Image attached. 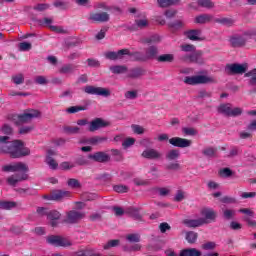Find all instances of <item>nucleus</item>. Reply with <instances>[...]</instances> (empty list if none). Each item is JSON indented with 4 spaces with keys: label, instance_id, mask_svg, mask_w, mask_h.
Instances as JSON below:
<instances>
[{
    "label": "nucleus",
    "instance_id": "nucleus-9",
    "mask_svg": "<svg viewBox=\"0 0 256 256\" xmlns=\"http://www.w3.org/2000/svg\"><path fill=\"white\" fill-rule=\"evenodd\" d=\"M46 241L49 245H53L54 247H71L72 245L71 240L63 236H48Z\"/></svg>",
    "mask_w": 256,
    "mask_h": 256
},
{
    "label": "nucleus",
    "instance_id": "nucleus-61",
    "mask_svg": "<svg viewBox=\"0 0 256 256\" xmlns=\"http://www.w3.org/2000/svg\"><path fill=\"white\" fill-rule=\"evenodd\" d=\"M240 139H251L253 135L251 134V131H240L239 132Z\"/></svg>",
    "mask_w": 256,
    "mask_h": 256
},
{
    "label": "nucleus",
    "instance_id": "nucleus-26",
    "mask_svg": "<svg viewBox=\"0 0 256 256\" xmlns=\"http://www.w3.org/2000/svg\"><path fill=\"white\" fill-rule=\"evenodd\" d=\"M213 19V16L209 14H201L199 16L195 17L194 23H198L200 25H203L205 23H209Z\"/></svg>",
    "mask_w": 256,
    "mask_h": 256
},
{
    "label": "nucleus",
    "instance_id": "nucleus-10",
    "mask_svg": "<svg viewBox=\"0 0 256 256\" xmlns=\"http://www.w3.org/2000/svg\"><path fill=\"white\" fill-rule=\"evenodd\" d=\"M69 197H71V191L53 190L49 195H45L44 199H48V201H63V199H69Z\"/></svg>",
    "mask_w": 256,
    "mask_h": 256
},
{
    "label": "nucleus",
    "instance_id": "nucleus-12",
    "mask_svg": "<svg viewBox=\"0 0 256 256\" xmlns=\"http://www.w3.org/2000/svg\"><path fill=\"white\" fill-rule=\"evenodd\" d=\"M111 19L107 12H91L88 16V21L92 23H107Z\"/></svg>",
    "mask_w": 256,
    "mask_h": 256
},
{
    "label": "nucleus",
    "instance_id": "nucleus-19",
    "mask_svg": "<svg viewBox=\"0 0 256 256\" xmlns=\"http://www.w3.org/2000/svg\"><path fill=\"white\" fill-rule=\"evenodd\" d=\"M203 53L201 51L194 50L189 55L184 56V61H188L189 63H198L201 65L203 63Z\"/></svg>",
    "mask_w": 256,
    "mask_h": 256
},
{
    "label": "nucleus",
    "instance_id": "nucleus-43",
    "mask_svg": "<svg viewBox=\"0 0 256 256\" xmlns=\"http://www.w3.org/2000/svg\"><path fill=\"white\" fill-rule=\"evenodd\" d=\"M13 207H17V203L9 202V201H2L0 202V209H13Z\"/></svg>",
    "mask_w": 256,
    "mask_h": 256
},
{
    "label": "nucleus",
    "instance_id": "nucleus-40",
    "mask_svg": "<svg viewBox=\"0 0 256 256\" xmlns=\"http://www.w3.org/2000/svg\"><path fill=\"white\" fill-rule=\"evenodd\" d=\"M135 25L139 29H145V27H149V20L147 18L137 19L135 20Z\"/></svg>",
    "mask_w": 256,
    "mask_h": 256
},
{
    "label": "nucleus",
    "instance_id": "nucleus-2",
    "mask_svg": "<svg viewBox=\"0 0 256 256\" xmlns=\"http://www.w3.org/2000/svg\"><path fill=\"white\" fill-rule=\"evenodd\" d=\"M201 218L198 219H186L184 223L187 227H201L202 225H208L213 223L217 219V212L212 208H203L200 211Z\"/></svg>",
    "mask_w": 256,
    "mask_h": 256
},
{
    "label": "nucleus",
    "instance_id": "nucleus-23",
    "mask_svg": "<svg viewBox=\"0 0 256 256\" xmlns=\"http://www.w3.org/2000/svg\"><path fill=\"white\" fill-rule=\"evenodd\" d=\"M141 155L144 159H161L160 152L153 148L145 149Z\"/></svg>",
    "mask_w": 256,
    "mask_h": 256
},
{
    "label": "nucleus",
    "instance_id": "nucleus-16",
    "mask_svg": "<svg viewBox=\"0 0 256 256\" xmlns=\"http://www.w3.org/2000/svg\"><path fill=\"white\" fill-rule=\"evenodd\" d=\"M55 155H57V151L49 149V150H47L46 158H45V163L53 171L59 169V163H57V161L55 159H53V157H55Z\"/></svg>",
    "mask_w": 256,
    "mask_h": 256
},
{
    "label": "nucleus",
    "instance_id": "nucleus-48",
    "mask_svg": "<svg viewBox=\"0 0 256 256\" xmlns=\"http://www.w3.org/2000/svg\"><path fill=\"white\" fill-rule=\"evenodd\" d=\"M181 51L184 53H193L195 51V47L191 44H184L180 46Z\"/></svg>",
    "mask_w": 256,
    "mask_h": 256
},
{
    "label": "nucleus",
    "instance_id": "nucleus-13",
    "mask_svg": "<svg viewBox=\"0 0 256 256\" xmlns=\"http://www.w3.org/2000/svg\"><path fill=\"white\" fill-rule=\"evenodd\" d=\"M53 23V18H43L41 20H38V25L40 27H49L54 33H67V30H65L61 26H53L51 25Z\"/></svg>",
    "mask_w": 256,
    "mask_h": 256
},
{
    "label": "nucleus",
    "instance_id": "nucleus-34",
    "mask_svg": "<svg viewBox=\"0 0 256 256\" xmlns=\"http://www.w3.org/2000/svg\"><path fill=\"white\" fill-rule=\"evenodd\" d=\"M160 41H161V36L155 34V35H152V36H150L148 38H145L143 40V43H148L149 45H153L155 43H159Z\"/></svg>",
    "mask_w": 256,
    "mask_h": 256
},
{
    "label": "nucleus",
    "instance_id": "nucleus-45",
    "mask_svg": "<svg viewBox=\"0 0 256 256\" xmlns=\"http://www.w3.org/2000/svg\"><path fill=\"white\" fill-rule=\"evenodd\" d=\"M186 241H188V243H195L197 241V232H187L186 233Z\"/></svg>",
    "mask_w": 256,
    "mask_h": 256
},
{
    "label": "nucleus",
    "instance_id": "nucleus-41",
    "mask_svg": "<svg viewBox=\"0 0 256 256\" xmlns=\"http://www.w3.org/2000/svg\"><path fill=\"white\" fill-rule=\"evenodd\" d=\"M245 77H249V83L252 86L256 85V69H253L245 74Z\"/></svg>",
    "mask_w": 256,
    "mask_h": 256
},
{
    "label": "nucleus",
    "instance_id": "nucleus-6",
    "mask_svg": "<svg viewBox=\"0 0 256 256\" xmlns=\"http://www.w3.org/2000/svg\"><path fill=\"white\" fill-rule=\"evenodd\" d=\"M158 141H169L170 145L173 147H179L180 149H185L187 147H191L192 141L189 139L181 138V137H173L169 139V135L160 134L157 137Z\"/></svg>",
    "mask_w": 256,
    "mask_h": 256
},
{
    "label": "nucleus",
    "instance_id": "nucleus-36",
    "mask_svg": "<svg viewBox=\"0 0 256 256\" xmlns=\"http://www.w3.org/2000/svg\"><path fill=\"white\" fill-rule=\"evenodd\" d=\"M179 3V0H157V4L160 7H171V5H175Z\"/></svg>",
    "mask_w": 256,
    "mask_h": 256
},
{
    "label": "nucleus",
    "instance_id": "nucleus-24",
    "mask_svg": "<svg viewBox=\"0 0 256 256\" xmlns=\"http://www.w3.org/2000/svg\"><path fill=\"white\" fill-rule=\"evenodd\" d=\"M185 36L187 39H190V41H203V39H205L201 36V30L186 31Z\"/></svg>",
    "mask_w": 256,
    "mask_h": 256
},
{
    "label": "nucleus",
    "instance_id": "nucleus-27",
    "mask_svg": "<svg viewBox=\"0 0 256 256\" xmlns=\"http://www.w3.org/2000/svg\"><path fill=\"white\" fill-rule=\"evenodd\" d=\"M158 63H173L175 61V55L173 54H162L157 58Z\"/></svg>",
    "mask_w": 256,
    "mask_h": 256
},
{
    "label": "nucleus",
    "instance_id": "nucleus-55",
    "mask_svg": "<svg viewBox=\"0 0 256 256\" xmlns=\"http://www.w3.org/2000/svg\"><path fill=\"white\" fill-rule=\"evenodd\" d=\"M31 43L29 42H21L19 44V51H31Z\"/></svg>",
    "mask_w": 256,
    "mask_h": 256
},
{
    "label": "nucleus",
    "instance_id": "nucleus-52",
    "mask_svg": "<svg viewBox=\"0 0 256 256\" xmlns=\"http://www.w3.org/2000/svg\"><path fill=\"white\" fill-rule=\"evenodd\" d=\"M117 245H119V240H110L103 246V249L107 251L111 249V247H117Z\"/></svg>",
    "mask_w": 256,
    "mask_h": 256
},
{
    "label": "nucleus",
    "instance_id": "nucleus-8",
    "mask_svg": "<svg viewBox=\"0 0 256 256\" xmlns=\"http://www.w3.org/2000/svg\"><path fill=\"white\" fill-rule=\"evenodd\" d=\"M183 81L186 85H205L207 83H215V78L207 75H196L186 76Z\"/></svg>",
    "mask_w": 256,
    "mask_h": 256
},
{
    "label": "nucleus",
    "instance_id": "nucleus-50",
    "mask_svg": "<svg viewBox=\"0 0 256 256\" xmlns=\"http://www.w3.org/2000/svg\"><path fill=\"white\" fill-rule=\"evenodd\" d=\"M133 133H136V135H143L145 133V128L143 126H139L137 124H133L131 126Z\"/></svg>",
    "mask_w": 256,
    "mask_h": 256
},
{
    "label": "nucleus",
    "instance_id": "nucleus-47",
    "mask_svg": "<svg viewBox=\"0 0 256 256\" xmlns=\"http://www.w3.org/2000/svg\"><path fill=\"white\" fill-rule=\"evenodd\" d=\"M79 111H85V106H71L66 109V113H79Z\"/></svg>",
    "mask_w": 256,
    "mask_h": 256
},
{
    "label": "nucleus",
    "instance_id": "nucleus-20",
    "mask_svg": "<svg viewBox=\"0 0 256 256\" xmlns=\"http://www.w3.org/2000/svg\"><path fill=\"white\" fill-rule=\"evenodd\" d=\"M105 141H107V138L105 137L93 136L90 138H84L80 140V143H82V145H99Z\"/></svg>",
    "mask_w": 256,
    "mask_h": 256
},
{
    "label": "nucleus",
    "instance_id": "nucleus-53",
    "mask_svg": "<svg viewBox=\"0 0 256 256\" xmlns=\"http://www.w3.org/2000/svg\"><path fill=\"white\" fill-rule=\"evenodd\" d=\"M133 145H135V138H126L122 143L124 149H128V147H131Z\"/></svg>",
    "mask_w": 256,
    "mask_h": 256
},
{
    "label": "nucleus",
    "instance_id": "nucleus-39",
    "mask_svg": "<svg viewBox=\"0 0 256 256\" xmlns=\"http://www.w3.org/2000/svg\"><path fill=\"white\" fill-rule=\"evenodd\" d=\"M202 153L205 155V157H215V155H217V149L213 147H207L202 150Z\"/></svg>",
    "mask_w": 256,
    "mask_h": 256
},
{
    "label": "nucleus",
    "instance_id": "nucleus-1",
    "mask_svg": "<svg viewBox=\"0 0 256 256\" xmlns=\"http://www.w3.org/2000/svg\"><path fill=\"white\" fill-rule=\"evenodd\" d=\"M2 171H5L6 173H16L7 178L8 185H12L13 187H15L16 183H20V181H27L29 177L27 175L29 167L23 162L5 165L2 167Z\"/></svg>",
    "mask_w": 256,
    "mask_h": 256
},
{
    "label": "nucleus",
    "instance_id": "nucleus-7",
    "mask_svg": "<svg viewBox=\"0 0 256 256\" xmlns=\"http://www.w3.org/2000/svg\"><path fill=\"white\" fill-rule=\"evenodd\" d=\"M256 36V30H248L244 32L242 35L234 34L232 37H230V43L232 47H242V45H245V41L247 39H251V37Z\"/></svg>",
    "mask_w": 256,
    "mask_h": 256
},
{
    "label": "nucleus",
    "instance_id": "nucleus-25",
    "mask_svg": "<svg viewBox=\"0 0 256 256\" xmlns=\"http://www.w3.org/2000/svg\"><path fill=\"white\" fill-rule=\"evenodd\" d=\"M9 139H11L9 136H3L0 134V155H7Z\"/></svg>",
    "mask_w": 256,
    "mask_h": 256
},
{
    "label": "nucleus",
    "instance_id": "nucleus-29",
    "mask_svg": "<svg viewBox=\"0 0 256 256\" xmlns=\"http://www.w3.org/2000/svg\"><path fill=\"white\" fill-rule=\"evenodd\" d=\"M66 184L68 185V187L70 189H81V187H83L81 182L78 179H75V178L68 179Z\"/></svg>",
    "mask_w": 256,
    "mask_h": 256
},
{
    "label": "nucleus",
    "instance_id": "nucleus-54",
    "mask_svg": "<svg viewBox=\"0 0 256 256\" xmlns=\"http://www.w3.org/2000/svg\"><path fill=\"white\" fill-rule=\"evenodd\" d=\"M114 191L116 193H127V191H129V187L126 185H116L114 186Z\"/></svg>",
    "mask_w": 256,
    "mask_h": 256
},
{
    "label": "nucleus",
    "instance_id": "nucleus-30",
    "mask_svg": "<svg viewBox=\"0 0 256 256\" xmlns=\"http://www.w3.org/2000/svg\"><path fill=\"white\" fill-rule=\"evenodd\" d=\"M110 71L115 75H121V73H127V67L123 65L110 66Z\"/></svg>",
    "mask_w": 256,
    "mask_h": 256
},
{
    "label": "nucleus",
    "instance_id": "nucleus-21",
    "mask_svg": "<svg viewBox=\"0 0 256 256\" xmlns=\"http://www.w3.org/2000/svg\"><path fill=\"white\" fill-rule=\"evenodd\" d=\"M47 219L52 227H57L59 219H61V213L57 210H51L48 212Z\"/></svg>",
    "mask_w": 256,
    "mask_h": 256
},
{
    "label": "nucleus",
    "instance_id": "nucleus-3",
    "mask_svg": "<svg viewBox=\"0 0 256 256\" xmlns=\"http://www.w3.org/2000/svg\"><path fill=\"white\" fill-rule=\"evenodd\" d=\"M6 155H9L12 159H21V157L31 155V150L25 146L23 141L14 140L12 142H8Z\"/></svg>",
    "mask_w": 256,
    "mask_h": 256
},
{
    "label": "nucleus",
    "instance_id": "nucleus-56",
    "mask_svg": "<svg viewBox=\"0 0 256 256\" xmlns=\"http://www.w3.org/2000/svg\"><path fill=\"white\" fill-rule=\"evenodd\" d=\"M243 113V110L239 107L231 108L230 117H239Z\"/></svg>",
    "mask_w": 256,
    "mask_h": 256
},
{
    "label": "nucleus",
    "instance_id": "nucleus-59",
    "mask_svg": "<svg viewBox=\"0 0 256 256\" xmlns=\"http://www.w3.org/2000/svg\"><path fill=\"white\" fill-rule=\"evenodd\" d=\"M240 197L242 199H253L256 197V192H242Z\"/></svg>",
    "mask_w": 256,
    "mask_h": 256
},
{
    "label": "nucleus",
    "instance_id": "nucleus-35",
    "mask_svg": "<svg viewBox=\"0 0 256 256\" xmlns=\"http://www.w3.org/2000/svg\"><path fill=\"white\" fill-rule=\"evenodd\" d=\"M1 133H3L2 137H9V135H13V128L8 124H4L0 128Z\"/></svg>",
    "mask_w": 256,
    "mask_h": 256
},
{
    "label": "nucleus",
    "instance_id": "nucleus-62",
    "mask_svg": "<svg viewBox=\"0 0 256 256\" xmlns=\"http://www.w3.org/2000/svg\"><path fill=\"white\" fill-rule=\"evenodd\" d=\"M225 219H232L235 216V210L226 209L223 211Z\"/></svg>",
    "mask_w": 256,
    "mask_h": 256
},
{
    "label": "nucleus",
    "instance_id": "nucleus-46",
    "mask_svg": "<svg viewBox=\"0 0 256 256\" xmlns=\"http://www.w3.org/2000/svg\"><path fill=\"white\" fill-rule=\"evenodd\" d=\"M12 81L15 83V85H22V83L25 81V77L23 74H16L12 76Z\"/></svg>",
    "mask_w": 256,
    "mask_h": 256
},
{
    "label": "nucleus",
    "instance_id": "nucleus-32",
    "mask_svg": "<svg viewBox=\"0 0 256 256\" xmlns=\"http://www.w3.org/2000/svg\"><path fill=\"white\" fill-rule=\"evenodd\" d=\"M180 152L177 149H172L170 151L167 152L166 154V159H168V161H175L177 160V158L180 156Z\"/></svg>",
    "mask_w": 256,
    "mask_h": 256
},
{
    "label": "nucleus",
    "instance_id": "nucleus-57",
    "mask_svg": "<svg viewBox=\"0 0 256 256\" xmlns=\"http://www.w3.org/2000/svg\"><path fill=\"white\" fill-rule=\"evenodd\" d=\"M171 193V188L163 187L158 189V194L161 197H167Z\"/></svg>",
    "mask_w": 256,
    "mask_h": 256
},
{
    "label": "nucleus",
    "instance_id": "nucleus-42",
    "mask_svg": "<svg viewBox=\"0 0 256 256\" xmlns=\"http://www.w3.org/2000/svg\"><path fill=\"white\" fill-rule=\"evenodd\" d=\"M182 133L189 137H195V135H197V130L193 127H184L182 128Z\"/></svg>",
    "mask_w": 256,
    "mask_h": 256
},
{
    "label": "nucleus",
    "instance_id": "nucleus-38",
    "mask_svg": "<svg viewBox=\"0 0 256 256\" xmlns=\"http://www.w3.org/2000/svg\"><path fill=\"white\" fill-rule=\"evenodd\" d=\"M75 71V66L71 64L64 65L60 68V73H63L64 75H70Z\"/></svg>",
    "mask_w": 256,
    "mask_h": 256
},
{
    "label": "nucleus",
    "instance_id": "nucleus-18",
    "mask_svg": "<svg viewBox=\"0 0 256 256\" xmlns=\"http://www.w3.org/2000/svg\"><path fill=\"white\" fill-rule=\"evenodd\" d=\"M157 47L155 46H150L147 50H146V54L145 56H141V54L139 52L134 53L136 59H138L139 61H147V59H154V57H157Z\"/></svg>",
    "mask_w": 256,
    "mask_h": 256
},
{
    "label": "nucleus",
    "instance_id": "nucleus-17",
    "mask_svg": "<svg viewBox=\"0 0 256 256\" xmlns=\"http://www.w3.org/2000/svg\"><path fill=\"white\" fill-rule=\"evenodd\" d=\"M111 123L109 121L103 120L101 118H96L92 120L89 124V131H99V129H103V127H109Z\"/></svg>",
    "mask_w": 256,
    "mask_h": 256
},
{
    "label": "nucleus",
    "instance_id": "nucleus-28",
    "mask_svg": "<svg viewBox=\"0 0 256 256\" xmlns=\"http://www.w3.org/2000/svg\"><path fill=\"white\" fill-rule=\"evenodd\" d=\"M180 256H201V251L195 248L181 250Z\"/></svg>",
    "mask_w": 256,
    "mask_h": 256
},
{
    "label": "nucleus",
    "instance_id": "nucleus-64",
    "mask_svg": "<svg viewBox=\"0 0 256 256\" xmlns=\"http://www.w3.org/2000/svg\"><path fill=\"white\" fill-rule=\"evenodd\" d=\"M126 99H137V90L127 91L125 93Z\"/></svg>",
    "mask_w": 256,
    "mask_h": 256
},
{
    "label": "nucleus",
    "instance_id": "nucleus-63",
    "mask_svg": "<svg viewBox=\"0 0 256 256\" xmlns=\"http://www.w3.org/2000/svg\"><path fill=\"white\" fill-rule=\"evenodd\" d=\"M35 82L38 85H47V83H48L47 78L45 76H37L35 78Z\"/></svg>",
    "mask_w": 256,
    "mask_h": 256
},
{
    "label": "nucleus",
    "instance_id": "nucleus-22",
    "mask_svg": "<svg viewBox=\"0 0 256 256\" xmlns=\"http://www.w3.org/2000/svg\"><path fill=\"white\" fill-rule=\"evenodd\" d=\"M88 158L98 163H107V161H109V154L105 152H96L94 154H90Z\"/></svg>",
    "mask_w": 256,
    "mask_h": 256
},
{
    "label": "nucleus",
    "instance_id": "nucleus-14",
    "mask_svg": "<svg viewBox=\"0 0 256 256\" xmlns=\"http://www.w3.org/2000/svg\"><path fill=\"white\" fill-rule=\"evenodd\" d=\"M246 71V64H229L226 66V73L229 75H243V73H246Z\"/></svg>",
    "mask_w": 256,
    "mask_h": 256
},
{
    "label": "nucleus",
    "instance_id": "nucleus-60",
    "mask_svg": "<svg viewBox=\"0 0 256 256\" xmlns=\"http://www.w3.org/2000/svg\"><path fill=\"white\" fill-rule=\"evenodd\" d=\"M33 129V126H22L19 129L20 135H27V133H31V130Z\"/></svg>",
    "mask_w": 256,
    "mask_h": 256
},
{
    "label": "nucleus",
    "instance_id": "nucleus-58",
    "mask_svg": "<svg viewBox=\"0 0 256 256\" xmlns=\"http://www.w3.org/2000/svg\"><path fill=\"white\" fill-rule=\"evenodd\" d=\"M219 23H222V25H227L228 27H230V25H233V23H235V20H233L232 18H221L218 20Z\"/></svg>",
    "mask_w": 256,
    "mask_h": 256
},
{
    "label": "nucleus",
    "instance_id": "nucleus-31",
    "mask_svg": "<svg viewBox=\"0 0 256 256\" xmlns=\"http://www.w3.org/2000/svg\"><path fill=\"white\" fill-rule=\"evenodd\" d=\"M218 113H222V115H227L230 117L231 115V104H221L218 107Z\"/></svg>",
    "mask_w": 256,
    "mask_h": 256
},
{
    "label": "nucleus",
    "instance_id": "nucleus-5",
    "mask_svg": "<svg viewBox=\"0 0 256 256\" xmlns=\"http://www.w3.org/2000/svg\"><path fill=\"white\" fill-rule=\"evenodd\" d=\"M81 209H85V203L76 202L74 209L66 212V223H79L81 219L85 218V212L81 211Z\"/></svg>",
    "mask_w": 256,
    "mask_h": 256
},
{
    "label": "nucleus",
    "instance_id": "nucleus-44",
    "mask_svg": "<svg viewBox=\"0 0 256 256\" xmlns=\"http://www.w3.org/2000/svg\"><path fill=\"white\" fill-rule=\"evenodd\" d=\"M126 239L130 243H139V241H141V236L139 234H128L126 235Z\"/></svg>",
    "mask_w": 256,
    "mask_h": 256
},
{
    "label": "nucleus",
    "instance_id": "nucleus-49",
    "mask_svg": "<svg viewBox=\"0 0 256 256\" xmlns=\"http://www.w3.org/2000/svg\"><path fill=\"white\" fill-rule=\"evenodd\" d=\"M49 7H51V5L47 4V3H41V4H37L33 7L34 11H47V9H49Z\"/></svg>",
    "mask_w": 256,
    "mask_h": 256
},
{
    "label": "nucleus",
    "instance_id": "nucleus-33",
    "mask_svg": "<svg viewBox=\"0 0 256 256\" xmlns=\"http://www.w3.org/2000/svg\"><path fill=\"white\" fill-rule=\"evenodd\" d=\"M184 199H187V192L183 190L176 191V194L174 195V201H176V203H181V201H184Z\"/></svg>",
    "mask_w": 256,
    "mask_h": 256
},
{
    "label": "nucleus",
    "instance_id": "nucleus-4",
    "mask_svg": "<svg viewBox=\"0 0 256 256\" xmlns=\"http://www.w3.org/2000/svg\"><path fill=\"white\" fill-rule=\"evenodd\" d=\"M41 117V112L39 110H28L24 114H14L9 119L14 125H23L25 123H31L33 119Z\"/></svg>",
    "mask_w": 256,
    "mask_h": 256
},
{
    "label": "nucleus",
    "instance_id": "nucleus-37",
    "mask_svg": "<svg viewBox=\"0 0 256 256\" xmlns=\"http://www.w3.org/2000/svg\"><path fill=\"white\" fill-rule=\"evenodd\" d=\"M199 7H204V9H213L215 4L211 0H198Z\"/></svg>",
    "mask_w": 256,
    "mask_h": 256
},
{
    "label": "nucleus",
    "instance_id": "nucleus-51",
    "mask_svg": "<svg viewBox=\"0 0 256 256\" xmlns=\"http://www.w3.org/2000/svg\"><path fill=\"white\" fill-rule=\"evenodd\" d=\"M59 167L62 171H69V169H73L75 167V164L72 162H62Z\"/></svg>",
    "mask_w": 256,
    "mask_h": 256
},
{
    "label": "nucleus",
    "instance_id": "nucleus-11",
    "mask_svg": "<svg viewBox=\"0 0 256 256\" xmlns=\"http://www.w3.org/2000/svg\"><path fill=\"white\" fill-rule=\"evenodd\" d=\"M84 91L88 95H99L100 97H109L111 95V90L103 87L86 86Z\"/></svg>",
    "mask_w": 256,
    "mask_h": 256
},
{
    "label": "nucleus",
    "instance_id": "nucleus-15",
    "mask_svg": "<svg viewBox=\"0 0 256 256\" xmlns=\"http://www.w3.org/2000/svg\"><path fill=\"white\" fill-rule=\"evenodd\" d=\"M106 59H109L110 61H117L119 59H124L125 55H129L131 57V52L128 49H122L117 52L109 51L105 54Z\"/></svg>",
    "mask_w": 256,
    "mask_h": 256
}]
</instances>
